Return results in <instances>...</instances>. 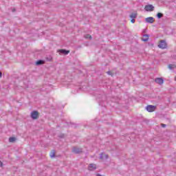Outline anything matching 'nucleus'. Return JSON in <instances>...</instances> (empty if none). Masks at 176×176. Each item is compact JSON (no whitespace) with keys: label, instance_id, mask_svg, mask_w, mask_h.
Instances as JSON below:
<instances>
[{"label":"nucleus","instance_id":"ddd939ff","mask_svg":"<svg viewBox=\"0 0 176 176\" xmlns=\"http://www.w3.org/2000/svg\"><path fill=\"white\" fill-rule=\"evenodd\" d=\"M129 17L131 19H136L137 18V13H132L129 15Z\"/></svg>","mask_w":176,"mask_h":176},{"label":"nucleus","instance_id":"423d86ee","mask_svg":"<svg viewBox=\"0 0 176 176\" xmlns=\"http://www.w3.org/2000/svg\"><path fill=\"white\" fill-rule=\"evenodd\" d=\"M155 82L157 83V85H163L164 83V80L162 78H157L155 79Z\"/></svg>","mask_w":176,"mask_h":176},{"label":"nucleus","instance_id":"1a4fd4ad","mask_svg":"<svg viewBox=\"0 0 176 176\" xmlns=\"http://www.w3.org/2000/svg\"><path fill=\"white\" fill-rule=\"evenodd\" d=\"M72 152L74 153H80V152H82V149H80L79 148L74 147L72 148Z\"/></svg>","mask_w":176,"mask_h":176},{"label":"nucleus","instance_id":"f257e3e1","mask_svg":"<svg viewBox=\"0 0 176 176\" xmlns=\"http://www.w3.org/2000/svg\"><path fill=\"white\" fill-rule=\"evenodd\" d=\"M158 47L160 49H166V47H167V43H166V41L162 40L158 45Z\"/></svg>","mask_w":176,"mask_h":176},{"label":"nucleus","instance_id":"0eeeda50","mask_svg":"<svg viewBox=\"0 0 176 176\" xmlns=\"http://www.w3.org/2000/svg\"><path fill=\"white\" fill-rule=\"evenodd\" d=\"M100 157L102 160H108V155L105 154V153H102Z\"/></svg>","mask_w":176,"mask_h":176},{"label":"nucleus","instance_id":"39448f33","mask_svg":"<svg viewBox=\"0 0 176 176\" xmlns=\"http://www.w3.org/2000/svg\"><path fill=\"white\" fill-rule=\"evenodd\" d=\"M97 168V165H96V164H90L88 166V170H89V171H94V170H96Z\"/></svg>","mask_w":176,"mask_h":176},{"label":"nucleus","instance_id":"f3484780","mask_svg":"<svg viewBox=\"0 0 176 176\" xmlns=\"http://www.w3.org/2000/svg\"><path fill=\"white\" fill-rule=\"evenodd\" d=\"M85 38L86 39H91V36L90 34H86V35L85 36Z\"/></svg>","mask_w":176,"mask_h":176},{"label":"nucleus","instance_id":"a211bd4d","mask_svg":"<svg viewBox=\"0 0 176 176\" xmlns=\"http://www.w3.org/2000/svg\"><path fill=\"white\" fill-rule=\"evenodd\" d=\"M50 157H54V156H56L54 152L53 153H51L50 155Z\"/></svg>","mask_w":176,"mask_h":176},{"label":"nucleus","instance_id":"b1692460","mask_svg":"<svg viewBox=\"0 0 176 176\" xmlns=\"http://www.w3.org/2000/svg\"><path fill=\"white\" fill-rule=\"evenodd\" d=\"M107 74H108L109 75H111V72H107Z\"/></svg>","mask_w":176,"mask_h":176},{"label":"nucleus","instance_id":"f8f14e48","mask_svg":"<svg viewBox=\"0 0 176 176\" xmlns=\"http://www.w3.org/2000/svg\"><path fill=\"white\" fill-rule=\"evenodd\" d=\"M42 64H45V61L43 60H39L37 62H36V65H42Z\"/></svg>","mask_w":176,"mask_h":176},{"label":"nucleus","instance_id":"aec40b11","mask_svg":"<svg viewBox=\"0 0 176 176\" xmlns=\"http://www.w3.org/2000/svg\"><path fill=\"white\" fill-rule=\"evenodd\" d=\"M47 61H52V57L50 56V58H47Z\"/></svg>","mask_w":176,"mask_h":176},{"label":"nucleus","instance_id":"6e6552de","mask_svg":"<svg viewBox=\"0 0 176 176\" xmlns=\"http://www.w3.org/2000/svg\"><path fill=\"white\" fill-rule=\"evenodd\" d=\"M155 19L152 16L146 18V23H150V24H152V23H154Z\"/></svg>","mask_w":176,"mask_h":176},{"label":"nucleus","instance_id":"9d476101","mask_svg":"<svg viewBox=\"0 0 176 176\" xmlns=\"http://www.w3.org/2000/svg\"><path fill=\"white\" fill-rule=\"evenodd\" d=\"M148 39H149V34H144L143 35V38H142V41H143V42H148Z\"/></svg>","mask_w":176,"mask_h":176},{"label":"nucleus","instance_id":"4468645a","mask_svg":"<svg viewBox=\"0 0 176 176\" xmlns=\"http://www.w3.org/2000/svg\"><path fill=\"white\" fill-rule=\"evenodd\" d=\"M169 69H174L175 68V65L170 64L168 65Z\"/></svg>","mask_w":176,"mask_h":176},{"label":"nucleus","instance_id":"6ab92c4d","mask_svg":"<svg viewBox=\"0 0 176 176\" xmlns=\"http://www.w3.org/2000/svg\"><path fill=\"white\" fill-rule=\"evenodd\" d=\"M131 23H132L133 24H134V23H135V19H132L131 20Z\"/></svg>","mask_w":176,"mask_h":176},{"label":"nucleus","instance_id":"f03ea898","mask_svg":"<svg viewBox=\"0 0 176 176\" xmlns=\"http://www.w3.org/2000/svg\"><path fill=\"white\" fill-rule=\"evenodd\" d=\"M146 109L148 112H155L156 107L153 105H148L146 106Z\"/></svg>","mask_w":176,"mask_h":176},{"label":"nucleus","instance_id":"393cba45","mask_svg":"<svg viewBox=\"0 0 176 176\" xmlns=\"http://www.w3.org/2000/svg\"><path fill=\"white\" fill-rule=\"evenodd\" d=\"M100 104H101L102 105V103H100Z\"/></svg>","mask_w":176,"mask_h":176},{"label":"nucleus","instance_id":"9b49d317","mask_svg":"<svg viewBox=\"0 0 176 176\" xmlns=\"http://www.w3.org/2000/svg\"><path fill=\"white\" fill-rule=\"evenodd\" d=\"M58 52L61 54H68V53H69V51L66 50H60Z\"/></svg>","mask_w":176,"mask_h":176},{"label":"nucleus","instance_id":"4be33fe9","mask_svg":"<svg viewBox=\"0 0 176 176\" xmlns=\"http://www.w3.org/2000/svg\"><path fill=\"white\" fill-rule=\"evenodd\" d=\"M2 162L0 161V167H2Z\"/></svg>","mask_w":176,"mask_h":176},{"label":"nucleus","instance_id":"412c9836","mask_svg":"<svg viewBox=\"0 0 176 176\" xmlns=\"http://www.w3.org/2000/svg\"><path fill=\"white\" fill-rule=\"evenodd\" d=\"M167 125L164 124H162V127H166Z\"/></svg>","mask_w":176,"mask_h":176},{"label":"nucleus","instance_id":"20e7f679","mask_svg":"<svg viewBox=\"0 0 176 176\" xmlns=\"http://www.w3.org/2000/svg\"><path fill=\"white\" fill-rule=\"evenodd\" d=\"M144 9L146 12H153L155 7L153 5L145 6Z\"/></svg>","mask_w":176,"mask_h":176},{"label":"nucleus","instance_id":"5701e85b","mask_svg":"<svg viewBox=\"0 0 176 176\" xmlns=\"http://www.w3.org/2000/svg\"><path fill=\"white\" fill-rule=\"evenodd\" d=\"M2 77V72H0V78Z\"/></svg>","mask_w":176,"mask_h":176},{"label":"nucleus","instance_id":"dca6fc26","mask_svg":"<svg viewBox=\"0 0 176 176\" xmlns=\"http://www.w3.org/2000/svg\"><path fill=\"white\" fill-rule=\"evenodd\" d=\"M14 141H16V138H9V142H14Z\"/></svg>","mask_w":176,"mask_h":176},{"label":"nucleus","instance_id":"7ed1b4c3","mask_svg":"<svg viewBox=\"0 0 176 176\" xmlns=\"http://www.w3.org/2000/svg\"><path fill=\"white\" fill-rule=\"evenodd\" d=\"M38 116H39V113L36 111H32L30 113V116L33 120L38 119Z\"/></svg>","mask_w":176,"mask_h":176},{"label":"nucleus","instance_id":"2eb2a0df","mask_svg":"<svg viewBox=\"0 0 176 176\" xmlns=\"http://www.w3.org/2000/svg\"><path fill=\"white\" fill-rule=\"evenodd\" d=\"M157 19H162V17H163V14L158 12L157 14Z\"/></svg>","mask_w":176,"mask_h":176}]
</instances>
